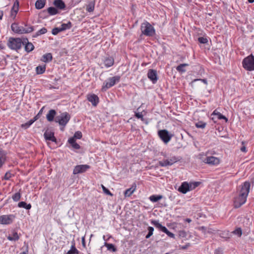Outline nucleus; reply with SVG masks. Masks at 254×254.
<instances>
[{
  "label": "nucleus",
  "instance_id": "27",
  "mask_svg": "<svg viewBox=\"0 0 254 254\" xmlns=\"http://www.w3.org/2000/svg\"><path fill=\"white\" fill-rule=\"evenodd\" d=\"M18 206L20 208H24L27 210H29L31 208L30 203L27 204L24 201H21L18 203Z\"/></svg>",
  "mask_w": 254,
  "mask_h": 254
},
{
  "label": "nucleus",
  "instance_id": "4",
  "mask_svg": "<svg viewBox=\"0 0 254 254\" xmlns=\"http://www.w3.org/2000/svg\"><path fill=\"white\" fill-rule=\"evenodd\" d=\"M121 77L120 76H115L108 78L103 83L102 87V91H105L107 89L114 86L116 84L119 83L120 81Z\"/></svg>",
  "mask_w": 254,
  "mask_h": 254
},
{
  "label": "nucleus",
  "instance_id": "52",
  "mask_svg": "<svg viewBox=\"0 0 254 254\" xmlns=\"http://www.w3.org/2000/svg\"><path fill=\"white\" fill-rule=\"evenodd\" d=\"M217 118L218 120L224 119V120H225L226 122H228V119L225 116H224L222 114H221L220 113H219V114H217Z\"/></svg>",
  "mask_w": 254,
  "mask_h": 254
},
{
  "label": "nucleus",
  "instance_id": "58",
  "mask_svg": "<svg viewBox=\"0 0 254 254\" xmlns=\"http://www.w3.org/2000/svg\"><path fill=\"white\" fill-rule=\"evenodd\" d=\"M199 229L204 234L206 232V228L204 226H201L199 228Z\"/></svg>",
  "mask_w": 254,
  "mask_h": 254
},
{
  "label": "nucleus",
  "instance_id": "45",
  "mask_svg": "<svg viewBox=\"0 0 254 254\" xmlns=\"http://www.w3.org/2000/svg\"><path fill=\"white\" fill-rule=\"evenodd\" d=\"M12 176H13V175H12L10 171H8L5 174L3 179L5 180H9Z\"/></svg>",
  "mask_w": 254,
  "mask_h": 254
},
{
  "label": "nucleus",
  "instance_id": "55",
  "mask_svg": "<svg viewBox=\"0 0 254 254\" xmlns=\"http://www.w3.org/2000/svg\"><path fill=\"white\" fill-rule=\"evenodd\" d=\"M68 142L71 144V145H72L76 142L75 138H74L73 137H71L69 138V139L68 140Z\"/></svg>",
  "mask_w": 254,
  "mask_h": 254
},
{
  "label": "nucleus",
  "instance_id": "57",
  "mask_svg": "<svg viewBox=\"0 0 254 254\" xmlns=\"http://www.w3.org/2000/svg\"><path fill=\"white\" fill-rule=\"evenodd\" d=\"M72 147L75 149H79L80 148V145L77 144L76 142H75V143H74L73 145H71Z\"/></svg>",
  "mask_w": 254,
  "mask_h": 254
},
{
  "label": "nucleus",
  "instance_id": "25",
  "mask_svg": "<svg viewBox=\"0 0 254 254\" xmlns=\"http://www.w3.org/2000/svg\"><path fill=\"white\" fill-rule=\"evenodd\" d=\"M46 4V0H37L35 2V7L37 9L43 8Z\"/></svg>",
  "mask_w": 254,
  "mask_h": 254
},
{
  "label": "nucleus",
  "instance_id": "2",
  "mask_svg": "<svg viewBox=\"0 0 254 254\" xmlns=\"http://www.w3.org/2000/svg\"><path fill=\"white\" fill-rule=\"evenodd\" d=\"M140 30L142 34L146 36L152 37L155 34L154 28L147 21L141 24Z\"/></svg>",
  "mask_w": 254,
  "mask_h": 254
},
{
  "label": "nucleus",
  "instance_id": "15",
  "mask_svg": "<svg viewBox=\"0 0 254 254\" xmlns=\"http://www.w3.org/2000/svg\"><path fill=\"white\" fill-rule=\"evenodd\" d=\"M136 190V184L133 183L131 187L127 189L124 192V196L125 197L130 196Z\"/></svg>",
  "mask_w": 254,
  "mask_h": 254
},
{
  "label": "nucleus",
  "instance_id": "5",
  "mask_svg": "<svg viewBox=\"0 0 254 254\" xmlns=\"http://www.w3.org/2000/svg\"><path fill=\"white\" fill-rule=\"evenodd\" d=\"M242 65L248 71L254 70V56L251 54L245 58L242 61Z\"/></svg>",
  "mask_w": 254,
  "mask_h": 254
},
{
  "label": "nucleus",
  "instance_id": "60",
  "mask_svg": "<svg viewBox=\"0 0 254 254\" xmlns=\"http://www.w3.org/2000/svg\"><path fill=\"white\" fill-rule=\"evenodd\" d=\"M241 151L242 152H247V148L245 146H243L241 149H240Z\"/></svg>",
  "mask_w": 254,
  "mask_h": 254
},
{
  "label": "nucleus",
  "instance_id": "24",
  "mask_svg": "<svg viewBox=\"0 0 254 254\" xmlns=\"http://www.w3.org/2000/svg\"><path fill=\"white\" fill-rule=\"evenodd\" d=\"M6 161V154L5 152L0 149V168L2 167Z\"/></svg>",
  "mask_w": 254,
  "mask_h": 254
},
{
  "label": "nucleus",
  "instance_id": "38",
  "mask_svg": "<svg viewBox=\"0 0 254 254\" xmlns=\"http://www.w3.org/2000/svg\"><path fill=\"white\" fill-rule=\"evenodd\" d=\"M105 246L106 247L108 250L112 251V252H116L117 251L115 246L112 244L105 243Z\"/></svg>",
  "mask_w": 254,
  "mask_h": 254
},
{
  "label": "nucleus",
  "instance_id": "11",
  "mask_svg": "<svg viewBox=\"0 0 254 254\" xmlns=\"http://www.w3.org/2000/svg\"><path fill=\"white\" fill-rule=\"evenodd\" d=\"M90 166L88 165H79L76 166L73 171V174L74 175L86 172L90 168Z\"/></svg>",
  "mask_w": 254,
  "mask_h": 254
},
{
  "label": "nucleus",
  "instance_id": "37",
  "mask_svg": "<svg viewBox=\"0 0 254 254\" xmlns=\"http://www.w3.org/2000/svg\"><path fill=\"white\" fill-rule=\"evenodd\" d=\"M158 163L159 166L161 167H166L168 166H171V164H170V163L169 162L168 159L159 161Z\"/></svg>",
  "mask_w": 254,
  "mask_h": 254
},
{
  "label": "nucleus",
  "instance_id": "56",
  "mask_svg": "<svg viewBox=\"0 0 254 254\" xmlns=\"http://www.w3.org/2000/svg\"><path fill=\"white\" fill-rule=\"evenodd\" d=\"M17 12L18 11H16V9H15V10H11V16L14 18L16 15Z\"/></svg>",
  "mask_w": 254,
  "mask_h": 254
},
{
  "label": "nucleus",
  "instance_id": "17",
  "mask_svg": "<svg viewBox=\"0 0 254 254\" xmlns=\"http://www.w3.org/2000/svg\"><path fill=\"white\" fill-rule=\"evenodd\" d=\"M178 190L184 194L186 193L188 191H190L189 183L187 182L182 183Z\"/></svg>",
  "mask_w": 254,
  "mask_h": 254
},
{
  "label": "nucleus",
  "instance_id": "47",
  "mask_svg": "<svg viewBox=\"0 0 254 254\" xmlns=\"http://www.w3.org/2000/svg\"><path fill=\"white\" fill-rule=\"evenodd\" d=\"M198 42L201 44H206L208 41L206 38L201 37L198 38Z\"/></svg>",
  "mask_w": 254,
  "mask_h": 254
},
{
  "label": "nucleus",
  "instance_id": "32",
  "mask_svg": "<svg viewBox=\"0 0 254 254\" xmlns=\"http://www.w3.org/2000/svg\"><path fill=\"white\" fill-rule=\"evenodd\" d=\"M79 251L76 249V248L75 247V244L73 243L71 247L70 250H69L66 254H78Z\"/></svg>",
  "mask_w": 254,
  "mask_h": 254
},
{
  "label": "nucleus",
  "instance_id": "30",
  "mask_svg": "<svg viewBox=\"0 0 254 254\" xmlns=\"http://www.w3.org/2000/svg\"><path fill=\"white\" fill-rule=\"evenodd\" d=\"M52 60V55L51 53H47L42 56V61L44 62H48Z\"/></svg>",
  "mask_w": 254,
  "mask_h": 254
},
{
  "label": "nucleus",
  "instance_id": "61",
  "mask_svg": "<svg viewBox=\"0 0 254 254\" xmlns=\"http://www.w3.org/2000/svg\"><path fill=\"white\" fill-rule=\"evenodd\" d=\"M219 112H218L216 110H215L213 113H212V116H216L217 115V114H219Z\"/></svg>",
  "mask_w": 254,
  "mask_h": 254
},
{
  "label": "nucleus",
  "instance_id": "31",
  "mask_svg": "<svg viewBox=\"0 0 254 254\" xmlns=\"http://www.w3.org/2000/svg\"><path fill=\"white\" fill-rule=\"evenodd\" d=\"M71 23L69 21L67 23H63L60 27L62 30V31L65 30L66 29H69L71 27Z\"/></svg>",
  "mask_w": 254,
  "mask_h": 254
},
{
  "label": "nucleus",
  "instance_id": "21",
  "mask_svg": "<svg viewBox=\"0 0 254 254\" xmlns=\"http://www.w3.org/2000/svg\"><path fill=\"white\" fill-rule=\"evenodd\" d=\"M56 115V111L55 110H50L46 115V118L49 122L54 121V117Z\"/></svg>",
  "mask_w": 254,
  "mask_h": 254
},
{
  "label": "nucleus",
  "instance_id": "49",
  "mask_svg": "<svg viewBox=\"0 0 254 254\" xmlns=\"http://www.w3.org/2000/svg\"><path fill=\"white\" fill-rule=\"evenodd\" d=\"M102 188L103 192L105 193H106V194L111 195V196L113 195V194L110 192V191L103 185H102Z\"/></svg>",
  "mask_w": 254,
  "mask_h": 254
},
{
  "label": "nucleus",
  "instance_id": "50",
  "mask_svg": "<svg viewBox=\"0 0 254 254\" xmlns=\"http://www.w3.org/2000/svg\"><path fill=\"white\" fill-rule=\"evenodd\" d=\"M18 9H19V2H18V0H16L14 2L11 10H15V9H16V11H18Z\"/></svg>",
  "mask_w": 254,
  "mask_h": 254
},
{
  "label": "nucleus",
  "instance_id": "53",
  "mask_svg": "<svg viewBox=\"0 0 254 254\" xmlns=\"http://www.w3.org/2000/svg\"><path fill=\"white\" fill-rule=\"evenodd\" d=\"M179 236L181 238H185L187 236V233L184 230H181L178 232Z\"/></svg>",
  "mask_w": 254,
  "mask_h": 254
},
{
  "label": "nucleus",
  "instance_id": "6",
  "mask_svg": "<svg viewBox=\"0 0 254 254\" xmlns=\"http://www.w3.org/2000/svg\"><path fill=\"white\" fill-rule=\"evenodd\" d=\"M199 159H201L203 162L211 166H217L220 163V159L219 158L214 156H206V157L203 158V155L199 154Z\"/></svg>",
  "mask_w": 254,
  "mask_h": 254
},
{
  "label": "nucleus",
  "instance_id": "64",
  "mask_svg": "<svg viewBox=\"0 0 254 254\" xmlns=\"http://www.w3.org/2000/svg\"><path fill=\"white\" fill-rule=\"evenodd\" d=\"M3 15V11L0 10V19L1 20L2 19V17Z\"/></svg>",
  "mask_w": 254,
  "mask_h": 254
},
{
  "label": "nucleus",
  "instance_id": "28",
  "mask_svg": "<svg viewBox=\"0 0 254 254\" xmlns=\"http://www.w3.org/2000/svg\"><path fill=\"white\" fill-rule=\"evenodd\" d=\"M163 198L162 195H152L149 197V200L153 202H156Z\"/></svg>",
  "mask_w": 254,
  "mask_h": 254
},
{
  "label": "nucleus",
  "instance_id": "7",
  "mask_svg": "<svg viewBox=\"0 0 254 254\" xmlns=\"http://www.w3.org/2000/svg\"><path fill=\"white\" fill-rule=\"evenodd\" d=\"M70 119V116L67 112H64L61 114L59 116H57L55 119V122L58 123L60 125L65 127Z\"/></svg>",
  "mask_w": 254,
  "mask_h": 254
},
{
  "label": "nucleus",
  "instance_id": "63",
  "mask_svg": "<svg viewBox=\"0 0 254 254\" xmlns=\"http://www.w3.org/2000/svg\"><path fill=\"white\" fill-rule=\"evenodd\" d=\"M215 254H221V250L220 249L216 250L215 251Z\"/></svg>",
  "mask_w": 254,
  "mask_h": 254
},
{
  "label": "nucleus",
  "instance_id": "12",
  "mask_svg": "<svg viewBox=\"0 0 254 254\" xmlns=\"http://www.w3.org/2000/svg\"><path fill=\"white\" fill-rule=\"evenodd\" d=\"M147 77L154 84L156 83L158 79L157 71L153 69L148 70Z\"/></svg>",
  "mask_w": 254,
  "mask_h": 254
},
{
  "label": "nucleus",
  "instance_id": "1",
  "mask_svg": "<svg viewBox=\"0 0 254 254\" xmlns=\"http://www.w3.org/2000/svg\"><path fill=\"white\" fill-rule=\"evenodd\" d=\"M251 184L246 181L240 185L237 190V196L234 198V207L238 208L245 204L250 192Z\"/></svg>",
  "mask_w": 254,
  "mask_h": 254
},
{
  "label": "nucleus",
  "instance_id": "26",
  "mask_svg": "<svg viewBox=\"0 0 254 254\" xmlns=\"http://www.w3.org/2000/svg\"><path fill=\"white\" fill-rule=\"evenodd\" d=\"M95 7V1H90L88 5L86 6V10L89 12H91L94 11Z\"/></svg>",
  "mask_w": 254,
  "mask_h": 254
},
{
  "label": "nucleus",
  "instance_id": "9",
  "mask_svg": "<svg viewBox=\"0 0 254 254\" xmlns=\"http://www.w3.org/2000/svg\"><path fill=\"white\" fill-rule=\"evenodd\" d=\"M15 218L13 214L2 215L0 216V224L8 225L12 224Z\"/></svg>",
  "mask_w": 254,
  "mask_h": 254
},
{
  "label": "nucleus",
  "instance_id": "3",
  "mask_svg": "<svg viewBox=\"0 0 254 254\" xmlns=\"http://www.w3.org/2000/svg\"><path fill=\"white\" fill-rule=\"evenodd\" d=\"M23 41L20 38H9L7 46L11 50L17 51L21 48Z\"/></svg>",
  "mask_w": 254,
  "mask_h": 254
},
{
  "label": "nucleus",
  "instance_id": "14",
  "mask_svg": "<svg viewBox=\"0 0 254 254\" xmlns=\"http://www.w3.org/2000/svg\"><path fill=\"white\" fill-rule=\"evenodd\" d=\"M22 45L24 46L25 51L27 53H30L34 49V46L32 43L28 41L27 38L23 39Z\"/></svg>",
  "mask_w": 254,
  "mask_h": 254
},
{
  "label": "nucleus",
  "instance_id": "41",
  "mask_svg": "<svg viewBox=\"0 0 254 254\" xmlns=\"http://www.w3.org/2000/svg\"><path fill=\"white\" fill-rule=\"evenodd\" d=\"M148 231V234L145 236L146 239L149 238L152 235L154 231V228L151 226H149L147 228Z\"/></svg>",
  "mask_w": 254,
  "mask_h": 254
},
{
  "label": "nucleus",
  "instance_id": "46",
  "mask_svg": "<svg viewBox=\"0 0 254 254\" xmlns=\"http://www.w3.org/2000/svg\"><path fill=\"white\" fill-rule=\"evenodd\" d=\"M62 32V30L61 28L59 27H56L52 29V34L56 35H57L59 32Z\"/></svg>",
  "mask_w": 254,
  "mask_h": 254
},
{
  "label": "nucleus",
  "instance_id": "19",
  "mask_svg": "<svg viewBox=\"0 0 254 254\" xmlns=\"http://www.w3.org/2000/svg\"><path fill=\"white\" fill-rule=\"evenodd\" d=\"M7 239L11 241H16L19 239V236L17 232L13 230L11 232V235H9L7 237Z\"/></svg>",
  "mask_w": 254,
  "mask_h": 254
},
{
  "label": "nucleus",
  "instance_id": "35",
  "mask_svg": "<svg viewBox=\"0 0 254 254\" xmlns=\"http://www.w3.org/2000/svg\"><path fill=\"white\" fill-rule=\"evenodd\" d=\"M47 11L51 15H54L58 13V10L54 7H49L47 9Z\"/></svg>",
  "mask_w": 254,
  "mask_h": 254
},
{
  "label": "nucleus",
  "instance_id": "23",
  "mask_svg": "<svg viewBox=\"0 0 254 254\" xmlns=\"http://www.w3.org/2000/svg\"><path fill=\"white\" fill-rule=\"evenodd\" d=\"M25 27L22 29V30L20 33H23V34H27L32 32L34 31V27L27 24H24Z\"/></svg>",
  "mask_w": 254,
  "mask_h": 254
},
{
  "label": "nucleus",
  "instance_id": "51",
  "mask_svg": "<svg viewBox=\"0 0 254 254\" xmlns=\"http://www.w3.org/2000/svg\"><path fill=\"white\" fill-rule=\"evenodd\" d=\"M82 136V133L80 131H76L73 137L75 139H80Z\"/></svg>",
  "mask_w": 254,
  "mask_h": 254
},
{
  "label": "nucleus",
  "instance_id": "39",
  "mask_svg": "<svg viewBox=\"0 0 254 254\" xmlns=\"http://www.w3.org/2000/svg\"><path fill=\"white\" fill-rule=\"evenodd\" d=\"M35 121H34V119H31L30 121H29L28 122L22 124L21 125V127L24 128H28L32 124L34 123Z\"/></svg>",
  "mask_w": 254,
  "mask_h": 254
},
{
  "label": "nucleus",
  "instance_id": "36",
  "mask_svg": "<svg viewBox=\"0 0 254 254\" xmlns=\"http://www.w3.org/2000/svg\"><path fill=\"white\" fill-rule=\"evenodd\" d=\"M200 184V183L199 182H190L189 183L190 191L195 189Z\"/></svg>",
  "mask_w": 254,
  "mask_h": 254
},
{
  "label": "nucleus",
  "instance_id": "22",
  "mask_svg": "<svg viewBox=\"0 0 254 254\" xmlns=\"http://www.w3.org/2000/svg\"><path fill=\"white\" fill-rule=\"evenodd\" d=\"M53 4L56 7L60 9H64L65 7V3L62 0H55Z\"/></svg>",
  "mask_w": 254,
  "mask_h": 254
},
{
  "label": "nucleus",
  "instance_id": "43",
  "mask_svg": "<svg viewBox=\"0 0 254 254\" xmlns=\"http://www.w3.org/2000/svg\"><path fill=\"white\" fill-rule=\"evenodd\" d=\"M169 160V162L171 164V166L174 164L175 163L179 161V159L176 156H173L170 158Z\"/></svg>",
  "mask_w": 254,
  "mask_h": 254
},
{
  "label": "nucleus",
  "instance_id": "59",
  "mask_svg": "<svg viewBox=\"0 0 254 254\" xmlns=\"http://www.w3.org/2000/svg\"><path fill=\"white\" fill-rule=\"evenodd\" d=\"M198 80L201 81L202 82H203L204 83H205L206 84L207 83V80L205 79H196L194 80V81H198Z\"/></svg>",
  "mask_w": 254,
  "mask_h": 254
},
{
  "label": "nucleus",
  "instance_id": "20",
  "mask_svg": "<svg viewBox=\"0 0 254 254\" xmlns=\"http://www.w3.org/2000/svg\"><path fill=\"white\" fill-rule=\"evenodd\" d=\"M114 63V60L112 57H106L104 60V64L106 67L112 66Z\"/></svg>",
  "mask_w": 254,
  "mask_h": 254
},
{
  "label": "nucleus",
  "instance_id": "48",
  "mask_svg": "<svg viewBox=\"0 0 254 254\" xmlns=\"http://www.w3.org/2000/svg\"><path fill=\"white\" fill-rule=\"evenodd\" d=\"M232 233L235 235H238L239 237H241L242 234V229L240 228H238L233 231Z\"/></svg>",
  "mask_w": 254,
  "mask_h": 254
},
{
  "label": "nucleus",
  "instance_id": "42",
  "mask_svg": "<svg viewBox=\"0 0 254 254\" xmlns=\"http://www.w3.org/2000/svg\"><path fill=\"white\" fill-rule=\"evenodd\" d=\"M20 193L18 192L14 193L12 196V198L14 201H18L20 199Z\"/></svg>",
  "mask_w": 254,
  "mask_h": 254
},
{
  "label": "nucleus",
  "instance_id": "34",
  "mask_svg": "<svg viewBox=\"0 0 254 254\" xmlns=\"http://www.w3.org/2000/svg\"><path fill=\"white\" fill-rule=\"evenodd\" d=\"M188 65L189 64H180L176 67V69L180 72H185L186 71V69L184 67Z\"/></svg>",
  "mask_w": 254,
  "mask_h": 254
},
{
  "label": "nucleus",
  "instance_id": "40",
  "mask_svg": "<svg viewBox=\"0 0 254 254\" xmlns=\"http://www.w3.org/2000/svg\"><path fill=\"white\" fill-rule=\"evenodd\" d=\"M206 123L202 121H199L195 123V127L197 128H204L205 127Z\"/></svg>",
  "mask_w": 254,
  "mask_h": 254
},
{
  "label": "nucleus",
  "instance_id": "29",
  "mask_svg": "<svg viewBox=\"0 0 254 254\" xmlns=\"http://www.w3.org/2000/svg\"><path fill=\"white\" fill-rule=\"evenodd\" d=\"M47 32V29L43 27L41 28L40 30H38L36 33L34 34V35H33V37L36 38L37 37L39 36H40L41 35L44 34Z\"/></svg>",
  "mask_w": 254,
  "mask_h": 254
},
{
  "label": "nucleus",
  "instance_id": "33",
  "mask_svg": "<svg viewBox=\"0 0 254 254\" xmlns=\"http://www.w3.org/2000/svg\"><path fill=\"white\" fill-rule=\"evenodd\" d=\"M46 70L45 65H39L36 68V73L38 74H43Z\"/></svg>",
  "mask_w": 254,
  "mask_h": 254
},
{
  "label": "nucleus",
  "instance_id": "8",
  "mask_svg": "<svg viewBox=\"0 0 254 254\" xmlns=\"http://www.w3.org/2000/svg\"><path fill=\"white\" fill-rule=\"evenodd\" d=\"M151 223L156 228H158L160 231L166 234L169 237L172 238H175V235L170 232L165 226H162L159 223L158 220H151Z\"/></svg>",
  "mask_w": 254,
  "mask_h": 254
},
{
  "label": "nucleus",
  "instance_id": "44",
  "mask_svg": "<svg viewBox=\"0 0 254 254\" xmlns=\"http://www.w3.org/2000/svg\"><path fill=\"white\" fill-rule=\"evenodd\" d=\"M44 107H43L39 111L37 115H36L33 119H34V121H36L38 119H39L40 117V116L42 115L43 110H44Z\"/></svg>",
  "mask_w": 254,
  "mask_h": 254
},
{
  "label": "nucleus",
  "instance_id": "18",
  "mask_svg": "<svg viewBox=\"0 0 254 254\" xmlns=\"http://www.w3.org/2000/svg\"><path fill=\"white\" fill-rule=\"evenodd\" d=\"M11 30L15 33L23 34V33H20L24 29V27L19 26L17 23H13L11 25Z\"/></svg>",
  "mask_w": 254,
  "mask_h": 254
},
{
  "label": "nucleus",
  "instance_id": "54",
  "mask_svg": "<svg viewBox=\"0 0 254 254\" xmlns=\"http://www.w3.org/2000/svg\"><path fill=\"white\" fill-rule=\"evenodd\" d=\"M135 116L137 119H140L141 120H143V115H142V113H140V112L135 113Z\"/></svg>",
  "mask_w": 254,
  "mask_h": 254
},
{
  "label": "nucleus",
  "instance_id": "13",
  "mask_svg": "<svg viewBox=\"0 0 254 254\" xmlns=\"http://www.w3.org/2000/svg\"><path fill=\"white\" fill-rule=\"evenodd\" d=\"M87 100L91 102L92 106L96 107L99 102V98L95 94H88L87 95Z\"/></svg>",
  "mask_w": 254,
  "mask_h": 254
},
{
  "label": "nucleus",
  "instance_id": "16",
  "mask_svg": "<svg viewBox=\"0 0 254 254\" xmlns=\"http://www.w3.org/2000/svg\"><path fill=\"white\" fill-rule=\"evenodd\" d=\"M46 140L56 142L57 139L54 136V133L51 131L46 130L44 134Z\"/></svg>",
  "mask_w": 254,
  "mask_h": 254
},
{
  "label": "nucleus",
  "instance_id": "62",
  "mask_svg": "<svg viewBox=\"0 0 254 254\" xmlns=\"http://www.w3.org/2000/svg\"><path fill=\"white\" fill-rule=\"evenodd\" d=\"M82 244L84 247L85 246V236L82 237Z\"/></svg>",
  "mask_w": 254,
  "mask_h": 254
},
{
  "label": "nucleus",
  "instance_id": "10",
  "mask_svg": "<svg viewBox=\"0 0 254 254\" xmlns=\"http://www.w3.org/2000/svg\"><path fill=\"white\" fill-rule=\"evenodd\" d=\"M158 135L165 143L169 142L173 136V134L169 133V131L166 129L159 130Z\"/></svg>",
  "mask_w": 254,
  "mask_h": 254
}]
</instances>
